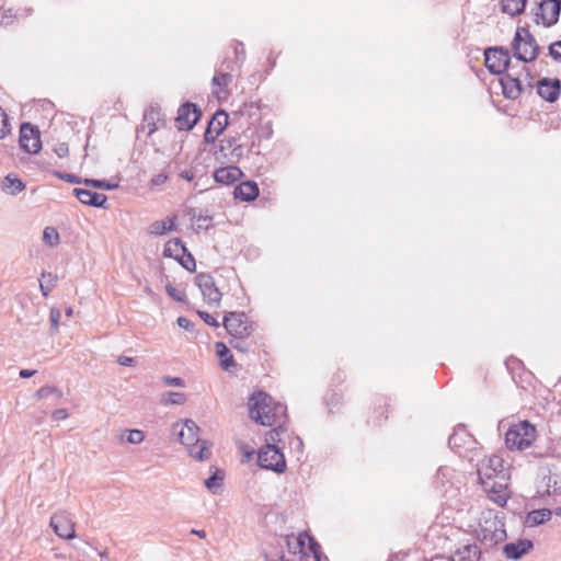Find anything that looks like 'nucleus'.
<instances>
[{"label":"nucleus","mask_w":561,"mask_h":561,"mask_svg":"<svg viewBox=\"0 0 561 561\" xmlns=\"http://www.w3.org/2000/svg\"><path fill=\"white\" fill-rule=\"evenodd\" d=\"M50 526L61 539L69 540L76 537L75 522L66 511L54 513L50 517Z\"/></svg>","instance_id":"9"},{"label":"nucleus","mask_w":561,"mask_h":561,"mask_svg":"<svg viewBox=\"0 0 561 561\" xmlns=\"http://www.w3.org/2000/svg\"><path fill=\"white\" fill-rule=\"evenodd\" d=\"M165 290L168 295L173 298L176 301H183L185 299V294L183 291L178 290L174 286L171 284H168L165 286Z\"/></svg>","instance_id":"48"},{"label":"nucleus","mask_w":561,"mask_h":561,"mask_svg":"<svg viewBox=\"0 0 561 561\" xmlns=\"http://www.w3.org/2000/svg\"><path fill=\"white\" fill-rule=\"evenodd\" d=\"M537 93L547 102H554L561 93V81L559 79L541 78L536 84Z\"/></svg>","instance_id":"20"},{"label":"nucleus","mask_w":561,"mask_h":561,"mask_svg":"<svg viewBox=\"0 0 561 561\" xmlns=\"http://www.w3.org/2000/svg\"><path fill=\"white\" fill-rule=\"evenodd\" d=\"M297 543L300 547L304 561H329L328 557L322 553L320 543L307 533L298 536Z\"/></svg>","instance_id":"8"},{"label":"nucleus","mask_w":561,"mask_h":561,"mask_svg":"<svg viewBox=\"0 0 561 561\" xmlns=\"http://www.w3.org/2000/svg\"><path fill=\"white\" fill-rule=\"evenodd\" d=\"M274 426L275 427L268 432L266 440L275 445L276 442L280 440L279 436L285 430L283 428V424H276Z\"/></svg>","instance_id":"43"},{"label":"nucleus","mask_w":561,"mask_h":561,"mask_svg":"<svg viewBox=\"0 0 561 561\" xmlns=\"http://www.w3.org/2000/svg\"><path fill=\"white\" fill-rule=\"evenodd\" d=\"M51 417L56 421L66 420L68 417V411L66 409H57L53 412Z\"/></svg>","instance_id":"56"},{"label":"nucleus","mask_w":561,"mask_h":561,"mask_svg":"<svg viewBox=\"0 0 561 561\" xmlns=\"http://www.w3.org/2000/svg\"><path fill=\"white\" fill-rule=\"evenodd\" d=\"M222 324L231 337L247 339L254 331L252 322L244 312L230 311L224 317Z\"/></svg>","instance_id":"5"},{"label":"nucleus","mask_w":561,"mask_h":561,"mask_svg":"<svg viewBox=\"0 0 561 561\" xmlns=\"http://www.w3.org/2000/svg\"><path fill=\"white\" fill-rule=\"evenodd\" d=\"M93 193L94 192H92L90 190H85V188H75L73 190V194L76 195V197L82 204H85V205H89V206H90V199H92Z\"/></svg>","instance_id":"42"},{"label":"nucleus","mask_w":561,"mask_h":561,"mask_svg":"<svg viewBox=\"0 0 561 561\" xmlns=\"http://www.w3.org/2000/svg\"><path fill=\"white\" fill-rule=\"evenodd\" d=\"M484 61L491 73L502 76L510 69V53L504 47H489L484 51Z\"/></svg>","instance_id":"7"},{"label":"nucleus","mask_w":561,"mask_h":561,"mask_svg":"<svg viewBox=\"0 0 561 561\" xmlns=\"http://www.w3.org/2000/svg\"><path fill=\"white\" fill-rule=\"evenodd\" d=\"M536 437L535 425L528 421H519L505 433V445L510 450H524L531 446Z\"/></svg>","instance_id":"3"},{"label":"nucleus","mask_w":561,"mask_h":561,"mask_svg":"<svg viewBox=\"0 0 561 561\" xmlns=\"http://www.w3.org/2000/svg\"><path fill=\"white\" fill-rule=\"evenodd\" d=\"M186 250L187 248L185 247L184 242L181 239L175 238L169 240L165 243L163 254L164 256L173 257L176 260L179 259L180 255H184L186 253Z\"/></svg>","instance_id":"30"},{"label":"nucleus","mask_w":561,"mask_h":561,"mask_svg":"<svg viewBox=\"0 0 561 561\" xmlns=\"http://www.w3.org/2000/svg\"><path fill=\"white\" fill-rule=\"evenodd\" d=\"M145 438L144 432L140 430H130L127 435V443L140 444Z\"/></svg>","instance_id":"45"},{"label":"nucleus","mask_w":561,"mask_h":561,"mask_svg":"<svg viewBox=\"0 0 561 561\" xmlns=\"http://www.w3.org/2000/svg\"><path fill=\"white\" fill-rule=\"evenodd\" d=\"M117 363L119 365H122V366H134L135 365V358L128 357V356H125V355H121L117 358Z\"/></svg>","instance_id":"58"},{"label":"nucleus","mask_w":561,"mask_h":561,"mask_svg":"<svg viewBox=\"0 0 561 561\" xmlns=\"http://www.w3.org/2000/svg\"><path fill=\"white\" fill-rule=\"evenodd\" d=\"M11 127L7 113L0 107V139L10 134Z\"/></svg>","instance_id":"41"},{"label":"nucleus","mask_w":561,"mask_h":561,"mask_svg":"<svg viewBox=\"0 0 561 561\" xmlns=\"http://www.w3.org/2000/svg\"><path fill=\"white\" fill-rule=\"evenodd\" d=\"M195 282L202 291L204 300L208 305L218 306L220 304L222 294L216 286L213 276L201 273L196 276Z\"/></svg>","instance_id":"15"},{"label":"nucleus","mask_w":561,"mask_h":561,"mask_svg":"<svg viewBox=\"0 0 561 561\" xmlns=\"http://www.w3.org/2000/svg\"><path fill=\"white\" fill-rule=\"evenodd\" d=\"M36 373V370H30V369H22L20 370V377L21 378H31L32 376H34Z\"/></svg>","instance_id":"62"},{"label":"nucleus","mask_w":561,"mask_h":561,"mask_svg":"<svg viewBox=\"0 0 561 561\" xmlns=\"http://www.w3.org/2000/svg\"><path fill=\"white\" fill-rule=\"evenodd\" d=\"M176 261L188 272H195L196 263L194 256L186 250V253L180 255Z\"/></svg>","instance_id":"39"},{"label":"nucleus","mask_w":561,"mask_h":561,"mask_svg":"<svg viewBox=\"0 0 561 561\" xmlns=\"http://www.w3.org/2000/svg\"><path fill=\"white\" fill-rule=\"evenodd\" d=\"M168 175L165 173H159L151 179V184L154 186L162 185L167 182Z\"/></svg>","instance_id":"55"},{"label":"nucleus","mask_w":561,"mask_h":561,"mask_svg":"<svg viewBox=\"0 0 561 561\" xmlns=\"http://www.w3.org/2000/svg\"><path fill=\"white\" fill-rule=\"evenodd\" d=\"M242 174L240 168L230 165L217 169L214 173V179L217 183L230 185L238 181Z\"/></svg>","instance_id":"24"},{"label":"nucleus","mask_w":561,"mask_h":561,"mask_svg":"<svg viewBox=\"0 0 561 561\" xmlns=\"http://www.w3.org/2000/svg\"><path fill=\"white\" fill-rule=\"evenodd\" d=\"M165 126V118L161 112L160 106L158 105H149L142 116V121L137 131H146L147 136H151L156 133L160 127Z\"/></svg>","instance_id":"10"},{"label":"nucleus","mask_w":561,"mask_h":561,"mask_svg":"<svg viewBox=\"0 0 561 561\" xmlns=\"http://www.w3.org/2000/svg\"><path fill=\"white\" fill-rule=\"evenodd\" d=\"M249 416L263 426L284 424L286 421V407L264 391L251 394L248 402Z\"/></svg>","instance_id":"1"},{"label":"nucleus","mask_w":561,"mask_h":561,"mask_svg":"<svg viewBox=\"0 0 561 561\" xmlns=\"http://www.w3.org/2000/svg\"><path fill=\"white\" fill-rule=\"evenodd\" d=\"M476 439L462 425H458L448 438L450 449L460 456L472 449Z\"/></svg>","instance_id":"14"},{"label":"nucleus","mask_w":561,"mask_h":561,"mask_svg":"<svg viewBox=\"0 0 561 561\" xmlns=\"http://www.w3.org/2000/svg\"><path fill=\"white\" fill-rule=\"evenodd\" d=\"M505 364L508 369H514L522 365L520 360H518L517 358L507 359Z\"/></svg>","instance_id":"60"},{"label":"nucleus","mask_w":561,"mask_h":561,"mask_svg":"<svg viewBox=\"0 0 561 561\" xmlns=\"http://www.w3.org/2000/svg\"><path fill=\"white\" fill-rule=\"evenodd\" d=\"M222 480H224V473L222 471L220 470H216L215 473L213 476H210L209 478H207L205 480V485L206 488L213 492V493H216V490L218 488H220L221 483H222Z\"/></svg>","instance_id":"37"},{"label":"nucleus","mask_w":561,"mask_h":561,"mask_svg":"<svg viewBox=\"0 0 561 561\" xmlns=\"http://www.w3.org/2000/svg\"><path fill=\"white\" fill-rule=\"evenodd\" d=\"M197 313L204 320V322L207 323L208 325L214 327V328H219L220 324L217 321V319L215 317H213L211 314H209L208 312L198 311Z\"/></svg>","instance_id":"49"},{"label":"nucleus","mask_w":561,"mask_h":561,"mask_svg":"<svg viewBox=\"0 0 561 561\" xmlns=\"http://www.w3.org/2000/svg\"><path fill=\"white\" fill-rule=\"evenodd\" d=\"M451 474V469L448 467H440L438 468L436 472V480L440 482L442 485H444V480L448 479Z\"/></svg>","instance_id":"51"},{"label":"nucleus","mask_w":561,"mask_h":561,"mask_svg":"<svg viewBox=\"0 0 561 561\" xmlns=\"http://www.w3.org/2000/svg\"><path fill=\"white\" fill-rule=\"evenodd\" d=\"M49 396H55L56 400L58 401L62 398V392L57 387L44 386L39 388L35 393V398H37L38 400L46 399Z\"/></svg>","instance_id":"34"},{"label":"nucleus","mask_w":561,"mask_h":561,"mask_svg":"<svg viewBox=\"0 0 561 561\" xmlns=\"http://www.w3.org/2000/svg\"><path fill=\"white\" fill-rule=\"evenodd\" d=\"M549 56H551L554 61L561 62V39L550 44Z\"/></svg>","instance_id":"44"},{"label":"nucleus","mask_w":561,"mask_h":561,"mask_svg":"<svg viewBox=\"0 0 561 561\" xmlns=\"http://www.w3.org/2000/svg\"><path fill=\"white\" fill-rule=\"evenodd\" d=\"M551 515L552 512L548 508L534 510L527 514L525 524L528 527H535L548 522Z\"/></svg>","instance_id":"29"},{"label":"nucleus","mask_w":561,"mask_h":561,"mask_svg":"<svg viewBox=\"0 0 561 561\" xmlns=\"http://www.w3.org/2000/svg\"><path fill=\"white\" fill-rule=\"evenodd\" d=\"M107 197L101 193H93L92 199H90V206L107 208Z\"/></svg>","instance_id":"46"},{"label":"nucleus","mask_w":561,"mask_h":561,"mask_svg":"<svg viewBox=\"0 0 561 561\" xmlns=\"http://www.w3.org/2000/svg\"><path fill=\"white\" fill-rule=\"evenodd\" d=\"M506 538L504 525L499 520H486L479 531V539L485 545H497Z\"/></svg>","instance_id":"18"},{"label":"nucleus","mask_w":561,"mask_h":561,"mask_svg":"<svg viewBox=\"0 0 561 561\" xmlns=\"http://www.w3.org/2000/svg\"><path fill=\"white\" fill-rule=\"evenodd\" d=\"M191 534L195 535V536H197V537H199L202 539H204L206 537L205 530L192 529Z\"/></svg>","instance_id":"63"},{"label":"nucleus","mask_w":561,"mask_h":561,"mask_svg":"<svg viewBox=\"0 0 561 561\" xmlns=\"http://www.w3.org/2000/svg\"><path fill=\"white\" fill-rule=\"evenodd\" d=\"M534 549V543L529 539H518L516 542L506 543L503 547V554L511 560H519Z\"/></svg>","instance_id":"22"},{"label":"nucleus","mask_w":561,"mask_h":561,"mask_svg":"<svg viewBox=\"0 0 561 561\" xmlns=\"http://www.w3.org/2000/svg\"><path fill=\"white\" fill-rule=\"evenodd\" d=\"M176 322L184 330L192 331L194 329L193 322L185 317H179Z\"/></svg>","instance_id":"54"},{"label":"nucleus","mask_w":561,"mask_h":561,"mask_svg":"<svg viewBox=\"0 0 561 561\" xmlns=\"http://www.w3.org/2000/svg\"><path fill=\"white\" fill-rule=\"evenodd\" d=\"M25 188V183L14 174H8L1 182V190L9 195H16Z\"/></svg>","instance_id":"26"},{"label":"nucleus","mask_w":561,"mask_h":561,"mask_svg":"<svg viewBox=\"0 0 561 561\" xmlns=\"http://www.w3.org/2000/svg\"><path fill=\"white\" fill-rule=\"evenodd\" d=\"M202 112L194 103L186 102L178 111L175 126L179 130H191L198 122Z\"/></svg>","instance_id":"16"},{"label":"nucleus","mask_w":561,"mask_h":561,"mask_svg":"<svg viewBox=\"0 0 561 561\" xmlns=\"http://www.w3.org/2000/svg\"><path fill=\"white\" fill-rule=\"evenodd\" d=\"M59 178L66 180L69 183H81V180L75 174L64 173L59 174Z\"/></svg>","instance_id":"59"},{"label":"nucleus","mask_w":561,"mask_h":561,"mask_svg":"<svg viewBox=\"0 0 561 561\" xmlns=\"http://www.w3.org/2000/svg\"><path fill=\"white\" fill-rule=\"evenodd\" d=\"M196 221L198 229L208 230L211 227L213 217L209 215L199 214Z\"/></svg>","instance_id":"47"},{"label":"nucleus","mask_w":561,"mask_h":561,"mask_svg":"<svg viewBox=\"0 0 561 561\" xmlns=\"http://www.w3.org/2000/svg\"><path fill=\"white\" fill-rule=\"evenodd\" d=\"M60 317H61V313L57 308L50 309V314H49L50 325L54 331H57V329H58Z\"/></svg>","instance_id":"50"},{"label":"nucleus","mask_w":561,"mask_h":561,"mask_svg":"<svg viewBox=\"0 0 561 561\" xmlns=\"http://www.w3.org/2000/svg\"><path fill=\"white\" fill-rule=\"evenodd\" d=\"M181 444L185 445L190 455L196 460H206L210 457L211 450L207 440L198 438V426L192 420L184 423H175L173 426Z\"/></svg>","instance_id":"2"},{"label":"nucleus","mask_w":561,"mask_h":561,"mask_svg":"<svg viewBox=\"0 0 561 561\" xmlns=\"http://www.w3.org/2000/svg\"><path fill=\"white\" fill-rule=\"evenodd\" d=\"M500 84L502 87V93L504 98L508 100H516L523 93L527 92L526 88L523 84V79L517 77L513 69L511 71L504 72L500 77Z\"/></svg>","instance_id":"12"},{"label":"nucleus","mask_w":561,"mask_h":561,"mask_svg":"<svg viewBox=\"0 0 561 561\" xmlns=\"http://www.w3.org/2000/svg\"><path fill=\"white\" fill-rule=\"evenodd\" d=\"M163 382L165 385L172 386V387H184L185 386L184 380L180 377L165 376V377H163Z\"/></svg>","instance_id":"52"},{"label":"nucleus","mask_w":561,"mask_h":561,"mask_svg":"<svg viewBox=\"0 0 561 561\" xmlns=\"http://www.w3.org/2000/svg\"><path fill=\"white\" fill-rule=\"evenodd\" d=\"M231 81L232 76L230 73L224 71H216L211 80L214 94L220 96L221 93H226V89L231 83Z\"/></svg>","instance_id":"28"},{"label":"nucleus","mask_w":561,"mask_h":561,"mask_svg":"<svg viewBox=\"0 0 561 561\" xmlns=\"http://www.w3.org/2000/svg\"><path fill=\"white\" fill-rule=\"evenodd\" d=\"M512 49L514 51V56L523 62H530L535 60L540 53V47L535 37L525 27H517L512 43Z\"/></svg>","instance_id":"4"},{"label":"nucleus","mask_w":561,"mask_h":561,"mask_svg":"<svg viewBox=\"0 0 561 561\" xmlns=\"http://www.w3.org/2000/svg\"><path fill=\"white\" fill-rule=\"evenodd\" d=\"M228 114L222 110L217 111L213 115L204 134L206 142H214L217 139L228 125Z\"/></svg>","instance_id":"19"},{"label":"nucleus","mask_w":561,"mask_h":561,"mask_svg":"<svg viewBox=\"0 0 561 561\" xmlns=\"http://www.w3.org/2000/svg\"><path fill=\"white\" fill-rule=\"evenodd\" d=\"M56 153L58 157L62 158L68 154V147L66 145H60L58 149H56Z\"/></svg>","instance_id":"61"},{"label":"nucleus","mask_w":561,"mask_h":561,"mask_svg":"<svg viewBox=\"0 0 561 561\" xmlns=\"http://www.w3.org/2000/svg\"><path fill=\"white\" fill-rule=\"evenodd\" d=\"M237 58H239V54H242L244 56V47L242 43H239L234 48Z\"/></svg>","instance_id":"64"},{"label":"nucleus","mask_w":561,"mask_h":561,"mask_svg":"<svg viewBox=\"0 0 561 561\" xmlns=\"http://www.w3.org/2000/svg\"><path fill=\"white\" fill-rule=\"evenodd\" d=\"M180 178L188 182H193L196 179V172L194 170H184L180 172Z\"/></svg>","instance_id":"57"},{"label":"nucleus","mask_w":561,"mask_h":561,"mask_svg":"<svg viewBox=\"0 0 561 561\" xmlns=\"http://www.w3.org/2000/svg\"><path fill=\"white\" fill-rule=\"evenodd\" d=\"M176 216H172L167 220H157L152 222L149 227V232L156 236L165 234L169 231H172L175 227Z\"/></svg>","instance_id":"31"},{"label":"nucleus","mask_w":561,"mask_h":561,"mask_svg":"<svg viewBox=\"0 0 561 561\" xmlns=\"http://www.w3.org/2000/svg\"><path fill=\"white\" fill-rule=\"evenodd\" d=\"M43 241L49 247L58 245L60 241L58 231L54 227H46L43 231Z\"/></svg>","instance_id":"36"},{"label":"nucleus","mask_w":561,"mask_h":561,"mask_svg":"<svg viewBox=\"0 0 561 561\" xmlns=\"http://www.w3.org/2000/svg\"><path fill=\"white\" fill-rule=\"evenodd\" d=\"M57 276L51 273H43L39 279V289L44 297H47L56 286Z\"/></svg>","instance_id":"33"},{"label":"nucleus","mask_w":561,"mask_h":561,"mask_svg":"<svg viewBox=\"0 0 561 561\" xmlns=\"http://www.w3.org/2000/svg\"><path fill=\"white\" fill-rule=\"evenodd\" d=\"M538 18H541L542 23L546 26L556 24L559 20L560 9L554 0H542L538 4Z\"/></svg>","instance_id":"21"},{"label":"nucleus","mask_w":561,"mask_h":561,"mask_svg":"<svg viewBox=\"0 0 561 561\" xmlns=\"http://www.w3.org/2000/svg\"><path fill=\"white\" fill-rule=\"evenodd\" d=\"M245 339H238V337H232L230 340V345L237 350V351H240V352H247L248 351V346L245 345V342H244Z\"/></svg>","instance_id":"53"},{"label":"nucleus","mask_w":561,"mask_h":561,"mask_svg":"<svg viewBox=\"0 0 561 561\" xmlns=\"http://www.w3.org/2000/svg\"><path fill=\"white\" fill-rule=\"evenodd\" d=\"M479 479H503L507 478V473L504 469V461L500 456L493 455L486 460H483L478 468Z\"/></svg>","instance_id":"13"},{"label":"nucleus","mask_w":561,"mask_h":561,"mask_svg":"<svg viewBox=\"0 0 561 561\" xmlns=\"http://www.w3.org/2000/svg\"><path fill=\"white\" fill-rule=\"evenodd\" d=\"M527 0H500L502 11L511 16L518 15L524 12Z\"/></svg>","instance_id":"32"},{"label":"nucleus","mask_w":561,"mask_h":561,"mask_svg":"<svg viewBox=\"0 0 561 561\" xmlns=\"http://www.w3.org/2000/svg\"><path fill=\"white\" fill-rule=\"evenodd\" d=\"M83 182L85 185H89V186H92L95 188H101V190H113L118 186L117 184H111L110 182H107L105 180L85 179Z\"/></svg>","instance_id":"40"},{"label":"nucleus","mask_w":561,"mask_h":561,"mask_svg":"<svg viewBox=\"0 0 561 561\" xmlns=\"http://www.w3.org/2000/svg\"><path fill=\"white\" fill-rule=\"evenodd\" d=\"M20 147L27 153H37L42 148L39 130L30 123L20 127Z\"/></svg>","instance_id":"11"},{"label":"nucleus","mask_w":561,"mask_h":561,"mask_svg":"<svg viewBox=\"0 0 561 561\" xmlns=\"http://www.w3.org/2000/svg\"><path fill=\"white\" fill-rule=\"evenodd\" d=\"M215 351H216V355L218 356V358L220 360V366L222 369L229 370L231 367L236 366L233 356H232L230 350L227 347V345L224 342H216Z\"/></svg>","instance_id":"27"},{"label":"nucleus","mask_w":561,"mask_h":561,"mask_svg":"<svg viewBox=\"0 0 561 561\" xmlns=\"http://www.w3.org/2000/svg\"><path fill=\"white\" fill-rule=\"evenodd\" d=\"M257 463L261 468L283 473L286 470V460L280 449L271 443H267L259 449Z\"/></svg>","instance_id":"6"},{"label":"nucleus","mask_w":561,"mask_h":561,"mask_svg":"<svg viewBox=\"0 0 561 561\" xmlns=\"http://www.w3.org/2000/svg\"><path fill=\"white\" fill-rule=\"evenodd\" d=\"M161 401L164 404H184L186 402V396L182 392L169 391L163 393Z\"/></svg>","instance_id":"35"},{"label":"nucleus","mask_w":561,"mask_h":561,"mask_svg":"<svg viewBox=\"0 0 561 561\" xmlns=\"http://www.w3.org/2000/svg\"><path fill=\"white\" fill-rule=\"evenodd\" d=\"M506 480L507 478H501L481 480L480 482L484 491L489 493L490 500L497 503L499 505H504L508 500Z\"/></svg>","instance_id":"17"},{"label":"nucleus","mask_w":561,"mask_h":561,"mask_svg":"<svg viewBox=\"0 0 561 561\" xmlns=\"http://www.w3.org/2000/svg\"><path fill=\"white\" fill-rule=\"evenodd\" d=\"M479 558V548L476 545H466L455 551L451 561H478Z\"/></svg>","instance_id":"25"},{"label":"nucleus","mask_w":561,"mask_h":561,"mask_svg":"<svg viewBox=\"0 0 561 561\" xmlns=\"http://www.w3.org/2000/svg\"><path fill=\"white\" fill-rule=\"evenodd\" d=\"M233 196L242 202H252L259 196V186L254 181H245L233 190Z\"/></svg>","instance_id":"23"},{"label":"nucleus","mask_w":561,"mask_h":561,"mask_svg":"<svg viewBox=\"0 0 561 561\" xmlns=\"http://www.w3.org/2000/svg\"><path fill=\"white\" fill-rule=\"evenodd\" d=\"M515 73L517 77H520L523 79V84L526 88V90L531 92L534 88V76L530 69L527 68L526 66H523L522 70Z\"/></svg>","instance_id":"38"}]
</instances>
